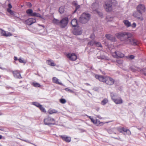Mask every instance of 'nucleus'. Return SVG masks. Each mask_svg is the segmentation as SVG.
Returning a JSON list of instances; mask_svg holds the SVG:
<instances>
[{"label": "nucleus", "mask_w": 146, "mask_h": 146, "mask_svg": "<svg viewBox=\"0 0 146 146\" xmlns=\"http://www.w3.org/2000/svg\"><path fill=\"white\" fill-rule=\"evenodd\" d=\"M113 56L117 58H122L124 56V54L119 51H115L113 54Z\"/></svg>", "instance_id": "14"}, {"label": "nucleus", "mask_w": 146, "mask_h": 146, "mask_svg": "<svg viewBox=\"0 0 146 146\" xmlns=\"http://www.w3.org/2000/svg\"><path fill=\"white\" fill-rule=\"evenodd\" d=\"M33 105L36 106V107L39 108L41 105L40 104L36 102H33L32 103Z\"/></svg>", "instance_id": "38"}, {"label": "nucleus", "mask_w": 146, "mask_h": 146, "mask_svg": "<svg viewBox=\"0 0 146 146\" xmlns=\"http://www.w3.org/2000/svg\"><path fill=\"white\" fill-rule=\"evenodd\" d=\"M18 60L19 62L21 63H23L25 64L26 63V62H25L24 60H23L21 58H20Z\"/></svg>", "instance_id": "42"}, {"label": "nucleus", "mask_w": 146, "mask_h": 146, "mask_svg": "<svg viewBox=\"0 0 146 146\" xmlns=\"http://www.w3.org/2000/svg\"><path fill=\"white\" fill-rule=\"evenodd\" d=\"M116 36L121 41H123L125 44V41L132 37V34L129 32H124L117 33L116 34Z\"/></svg>", "instance_id": "2"}, {"label": "nucleus", "mask_w": 146, "mask_h": 146, "mask_svg": "<svg viewBox=\"0 0 146 146\" xmlns=\"http://www.w3.org/2000/svg\"><path fill=\"white\" fill-rule=\"evenodd\" d=\"M59 11L60 13H63L64 11V8L63 7H61L59 8Z\"/></svg>", "instance_id": "31"}, {"label": "nucleus", "mask_w": 146, "mask_h": 146, "mask_svg": "<svg viewBox=\"0 0 146 146\" xmlns=\"http://www.w3.org/2000/svg\"><path fill=\"white\" fill-rule=\"evenodd\" d=\"M96 3H93L92 4V8L93 9V10H95V8L94 7V6L95 5Z\"/></svg>", "instance_id": "49"}, {"label": "nucleus", "mask_w": 146, "mask_h": 146, "mask_svg": "<svg viewBox=\"0 0 146 146\" xmlns=\"http://www.w3.org/2000/svg\"><path fill=\"white\" fill-rule=\"evenodd\" d=\"M137 11L138 12L142 13L145 12V6L143 5L139 4L137 7Z\"/></svg>", "instance_id": "12"}, {"label": "nucleus", "mask_w": 146, "mask_h": 146, "mask_svg": "<svg viewBox=\"0 0 146 146\" xmlns=\"http://www.w3.org/2000/svg\"><path fill=\"white\" fill-rule=\"evenodd\" d=\"M64 90L67 92H69L71 93H73L74 92L73 91L71 90H70L68 88H65Z\"/></svg>", "instance_id": "41"}, {"label": "nucleus", "mask_w": 146, "mask_h": 146, "mask_svg": "<svg viewBox=\"0 0 146 146\" xmlns=\"http://www.w3.org/2000/svg\"><path fill=\"white\" fill-rule=\"evenodd\" d=\"M110 96L113 101L116 104H121L123 103V100L121 98H116L117 95L113 92L110 93Z\"/></svg>", "instance_id": "5"}, {"label": "nucleus", "mask_w": 146, "mask_h": 146, "mask_svg": "<svg viewBox=\"0 0 146 146\" xmlns=\"http://www.w3.org/2000/svg\"><path fill=\"white\" fill-rule=\"evenodd\" d=\"M143 74H144L145 75V76H146V73H143Z\"/></svg>", "instance_id": "62"}, {"label": "nucleus", "mask_w": 146, "mask_h": 146, "mask_svg": "<svg viewBox=\"0 0 146 146\" xmlns=\"http://www.w3.org/2000/svg\"><path fill=\"white\" fill-rule=\"evenodd\" d=\"M8 7H9V9H11V8H12V5H11V4L9 3V4H8Z\"/></svg>", "instance_id": "54"}, {"label": "nucleus", "mask_w": 146, "mask_h": 146, "mask_svg": "<svg viewBox=\"0 0 146 146\" xmlns=\"http://www.w3.org/2000/svg\"><path fill=\"white\" fill-rule=\"evenodd\" d=\"M95 77L97 79H98L100 81L104 82H105V77L98 75H96Z\"/></svg>", "instance_id": "19"}, {"label": "nucleus", "mask_w": 146, "mask_h": 146, "mask_svg": "<svg viewBox=\"0 0 146 146\" xmlns=\"http://www.w3.org/2000/svg\"><path fill=\"white\" fill-rule=\"evenodd\" d=\"M136 26V24L135 23H133L131 26L133 28H135Z\"/></svg>", "instance_id": "52"}, {"label": "nucleus", "mask_w": 146, "mask_h": 146, "mask_svg": "<svg viewBox=\"0 0 146 146\" xmlns=\"http://www.w3.org/2000/svg\"><path fill=\"white\" fill-rule=\"evenodd\" d=\"M90 38L92 39H94L95 38V35L94 34H92L90 36Z\"/></svg>", "instance_id": "50"}, {"label": "nucleus", "mask_w": 146, "mask_h": 146, "mask_svg": "<svg viewBox=\"0 0 146 146\" xmlns=\"http://www.w3.org/2000/svg\"><path fill=\"white\" fill-rule=\"evenodd\" d=\"M67 57L72 61H75L77 59V56L74 53H69L67 55Z\"/></svg>", "instance_id": "13"}, {"label": "nucleus", "mask_w": 146, "mask_h": 146, "mask_svg": "<svg viewBox=\"0 0 146 146\" xmlns=\"http://www.w3.org/2000/svg\"><path fill=\"white\" fill-rule=\"evenodd\" d=\"M119 64H121L123 63V61L122 60H118L116 61Z\"/></svg>", "instance_id": "48"}, {"label": "nucleus", "mask_w": 146, "mask_h": 146, "mask_svg": "<svg viewBox=\"0 0 146 146\" xmlns=\"http://www.w3.org/2000/svg\"><path fill=\"white\" fill-rule=\"evenodd\" d=\"M108 102V100L107 98H104L101 102V104L104 105Z\"/></svg>", "instance_id": "29"}, {"label": "nucleus", "mask_w": 146, "mask_h": 146, "mask_svg": "<svg viewBox=\"0 0 146 146\" xmlns=\"http://www.w3.org/2000/svg\"><path fill=\"white\" fill-rule=\"evenodd\" d=\"M96 42L94 41H91L89 42L88 43V44L90 46H93L94 44H95Z\"/></svg>", "instance_id": "33"}, {"label": "nucleus", "mask_w": 146, "mask_h": 146, "mask_svg": "<svg viewBox=\"0 0 146 146\" xmlns=\"http://www.w3.org/2000/svg\"><path fill=\"white\" fill-rule=\"evenodd\" d=\"M60 137L62 139L66 142L69 143L70 142L71 138L70 137H68L65 135H62L60 136Z\"/></svg>", "instance_id": "15"}, {"label": "nucleus", "mask_w": 146, "mask_h": 146, "mask_svg": "<svg viewBox=\"0 0 146 146\" xmlns=\"http://www.w3.org/2000/svg\"><path fill=\"white\" fill-rule=\"evenodd\" d=\"M73 5L75 6H77V3L75 1H74V2L73 3Z\"/></svg>", "instance_id": "55"}, {"label": "nucleus", "mask_w": 146, "mask_h": 146, "mask_svg": "<svg viewBox=\"0 0 146 146\" xmlns=\"http://www.w3.org/2000/svg\"><path fill=\"white\" fill-rule=\"evenodd\" d=\"M2 136L1 135H0V139L2 138Z\"/></svg>", "instance_id": "61"}, {"label": "nucleus", "mask_w": 146, "mask_h": 146, "mask_svg": "<svg viewBox=\"0 0 146 146\" xmlns=\"http://www.w3.org/2000/svg\"><path fill=\"white\" fill-rule=\"evenodd\" d=\"M48 113L50 114H52L54 113H56L57 112V111L55 110L50 109L48 111Z\"/></svg>", "instance_id": "23"}, {"label": "nucleus", "mask_w": 146, "mask_h": 146, "mask_svg": "<svg viewBox=\"0 0 146 146\" xmlns=\"http://www.w3.org/2000/svg\"><path fill=\"white\" fill-rule=\"evenodd\" d=\"M1 35L3 36H9L12 35V34L9 32H7V33L6 31L1 30Z\"/></svg>", "instance_id": "18"}, {"label": "nucleus", "mask_w": 146, "mask_h": 146, "mask_svg": "<svg viewBox=\"0 0 146 146\" xmlns=\"http://www.w3.org/2000/svg\"><path fill=\"white\" fill-rule=\"evenodd\" d=\"M90 15L86 13H83L79 19V21L82 23H87L90 19Z\"/></svg>", "instance_id": "3"}, {"label": "nucleus", "mask_w": 146, "mask_h": 146, "mask_svg": "<svg viewBox=\"0 0 146 146\" xmlns=\"http://www.w3.org/2000/svg\"><path fill=\"white\" fill-rule=\"evenodd\" d=\"M86 116H87L88 117H89L91 120V122L92 123L94 122V119L93 118L91 117L90 116H88V115H86Z\"/></svg>", "instance_id": "47"}, {"label": "nucleus", "mask_w": 146, "mask_h": 146, "mask_svg": "<svg viewBox=\"0 0 146 146\" xmlns=\"http://www.w3.org/2000/svg\"><path fill=\"white\" fill-rule=\"evenodd\" d=\"M7 12L13 15V11L10 9H7Z\"/></svg>", "instance_id": "44"}, {"label": "nucleus", "mask_w": 146, "mask_h": 146, "mask_svg": "<svg viewBox=\"0 0 146 146\" xmlns=\"http://www.w3.org/2000/svg\"><path fill=\"white\" fill-rule=\"evenodd\" d=\"M108 132L110 134H111L113 133H114L115 134H116L115 133L113 132V129H110L108 130Z\"/></svg>", "instance_id": "40"}, {"label": "nucleus", "mask_w": 146, "mask_h": 146, "mask_svg": "<svg viewBox=\"0 0 146 146\" xmlns=\"http://www.w3.org/2000/svg\"><path fill=\"white\" fill-rule=\"evenodd\" d=\"M38 108H39L41 111L45 112H46V111L44 108L43 107L42 105H40Z\"/></svg>", "instance_id": "35"}, {"label": "nucleus", "mask_w": 146, "mask_h": 146, "mask_svg": "<svg viewBox=\"0 0 146 146\" xmlns=\"http://www.w3.org/2000/svg\"><path fill=\"white\" fill-rule=\"evenodd\" d=\"M134 56L132 55H131L127 57V58L130 59H133L134 58Z\"/></svg>", "instance_id": "45"}, {"label": "nucleus", "mask_w": 146, "mask_h": 146, "mask_svg": "<svg viewBox=\"0 0 146 146\" xmlns=\"http://www.w3.org/2000/svg\"><path fill=\"white\" fill-rule=\"evenodd\" d=\"M125 44H130L133 45H136L137 44L136 41L132 38H128L125 42Z\"/></svg>", "instance_id": "11"}, {"label": "nucleus", "mask_w": 146, "mask_h": 146, "mask_svg": "<svg viewBox=\"0 0 146 146\" xmlns=\"http://www.w3.org/2000/svg\"><path fill=\"white\" fill-rule=\"evenodd\" d=\"M52 60H49L48 61L47 63L48 65H50L52 66H55V64L53 62H51Z\"/></svg>", "instance_id": "32"}, {"label": "nucleus", "mask_w": 146, "mask_h": 146, "mask_svg": "<svg viewBox=\"0 0 146 146\" xmlns=\"http://www.w3.org/2000/svg\"><path fill=\"white\" fill-rule=\"evenodd\" d=\"M27 6H28L30 7H31L32 6V5L31 4V3L29 2L27 3Z\"/></svg>", "instance_id": "51"}, {"label": "nucleus", "mask_w": 146, "mask_h": 146, "mask_svg": "<svg viewBox=\"0 0 146 146\" xmlns=\"http://www.w3.org/2000/svg\"><path fill=\"white\" fill-rule=\"evenodd\" d=\"M142 13L137 11H134L133 13V15L135 18L141 21L143 20V18L142 15Z\"/></svg>", "instance_id": "7"}, {"label": "nucleus", "mask_w": 146, "mask_h": 146, "mask_svg": "<svg viewBox=\"0 0 146 146\" xmlns=\"http://www.w3.org/2000/svg\"><path fill=\"white\" fill-rule=\"evenodd\" d=\"M93 123L97 126H98L101 124V125H102L104 124L103 122H101L99 120L97 119H96V120H94V122Z\"/></svg>", "instance_id": "22"}, {"label": "nucleus", "mask_w": 146, "mask_h": 146, "mask_svg": "<svg viewBox=\"0 0 146 146\" xmlns=\"http://www.w3.org/2000/svg\"><path fill=\"white\" fill-rule=\"evenodd\" d=\"M8 71L12 72L14 76L16 78L21 79L22 78L19 71L18 70L12 71L9 70Z\"/></svg>", "instance_id": "10"}, {"label": "nucleus", "mask_w": 146, "mask_h": 146, "mask_svg": "<svg viewBox=\"0 0 146 146\" xmlns=\"http://www.w3.org/2000/svg\"><path fill=\"white\" fill-rule=\"evenodd\" d=\"M98 13L99 14V15H100L101 16H102V14L101 13L98 12Z\"/></svg>", "instance_id": "57"}, {"label": "nucleus", "mask_w": 146, "mask_h": 146, "mask_svg": "<svg viewBox=\"0 0 146 146\" xmlns=\"http://www.w3.org/2000/svg\"><path fill=\"white\" fill-rule=\"evenodd\" d=\"M125 129L123 127H118L117 128V130L120 133H124Z\"/></svg>", "instance_id": "27"}, {"label": "nucleus", "mask_w": 146, "mask_h": 146, "mask_svg": "<svg viewBox=\"0 0 146 146\" xmlns=\"http://www.w3.org/2000/svg\"><path fill=\"white\" fill-rule=\"evenodd\" d=\"M20 139L22 141H25V142H27V143H31V144L34 145H35L36 146V145L35 144H33V143H31V142H29L28 140H24V139Z\"/></svg>", "instance_id": "46"}, {"label": "nucleus", "mask_w": 146, "mask_h": 146, "mask_svg": "<svg viewBox=\"0 0 146 146\" xmlns=\"http://www.w3.org/2000/svg\"><path fill=\"white\" fill-rule=\"evenodd\" d=\"M117 4V2L115 0H108L105 2L104 7L107 12H110L115 9Z\"/></svg>", "instance_id": "1"}, {"label": "nucleus", "mask_w": 146, "mask_h": 146, "mask_svg": "<svg viewBox=\"0 0 146 146\" xmlns=\"http://www.w3.org/2000/svg\"><path fill=\"white\" fill-rule=\"evenodd\" d=\"M85 84H86V85H87V86H90V84H89V83H86Z\"/></svg>", "instance_id": "60"}, {"label": "nucleus", "mask_w": 146, "mask_h": 146, "mask_svg": "<svg viewBox=\"0 0 146 146\" xmlns=\"http://www.w3.org/2000/svg\"><path fill=\"white\" fill-rule=\"evenodd\" d=\"M95 44L96 45V46H97L102 47V45L100 42H96V43H95Z\"/></svg>", "instance_id": "43"}, {"label": "nucleus", "mask_w": 146, "mask_h": 146, "mask_svg": "<svg viewBox=\"0 0 146 146\" xmlns=\"http://www.w3.org/2000/svg\"><path fill=\"white\" fill-rule=\"evenodd\" d=\"M95 91H97L98 90V89L97 88H94L93 89Z\"/></svg>", "instance_id": "59"}, {"label": "nucleus", "mask_w": 146, "mask_h": 146, "mask_svg": "<svg viewBox=\"0 0 146 146\" xmlns=\"http://www.w3.org/2000/svg\"><path fill=\"white\" fill-rule=\"evenodd\" d=\"M32 84L34 86L36 87H40L41 86L40 84L37 82H33Z\"/></svg>", "instance_id": "30"}, {"label": "nucleus", "mask_w": 146, "mask_h": 146, "mask_svg": "<svg viewBox=\"0 0 146 146\" xmlns=\"http://www.w3.org/2000/svg\"><path fill=\"white\" fill-rule=\"evenodd\" d=\"M36 20L35 19L30 18L25 21V23L29 25H30L33 23H35Z\"/></svg>", "instance_id": "16"}, {"label": "nucleus", "mask_w": 146, "mask_h": 146, "mask_svg": "<svg viewBox=\"0 0 146 146\" xmlns=\"http://www.w3.org/2000/svg\"><path fill=\"white\" fill-rule=\"evenodd\" d=\"M71 24L73 27H77L78 23L76 19H74L72 20L71 22Z\"/></svg>", "instance_id": "21"}, {"label": "nucleus", "mask_w": 146, "mask_h": 146, "mask_svg": "<svg viewBox=\"0 0 146 146\" xmlns=\"http://www.w3.org/2000/svg\"><path fill=\"white\" fill-rule=\"evenodd\" d=\"M123 23L127 27H129L131 26L130 23L127 20H124L123 21Z\"/></svg>", "instance_id": "24"}, {"label": "nucleus", "mask_w": 146, "mask_h": 146, "mask_svg": "<svg viewBox=\"0 0 146 146\" xmlns=\"http://www.w3.org/2000/svg\"><path fill=\"white\" fill-rule=\"evenodd\" d=\"M146 70V68H145V69H143V70L144 71V70Z\"/></svg>", "instance_id": "64"}, {"label": "nucleus", "mask_w": 146, "mask_h": 146, "mask_svg": "<svg viewBox=\"0 0 146 146\" xmlns=\"http://www.w3.org/2000/svg\"><path fill=\"white\" fill-rule=\"evenodd\" d=\"M14 59L15 60H18L17 57L16 56H14Z\"/></svg>", "instance_id": "56"}, {"label": "nucleus", "mask_w": 146, "mask_h": 146, "mask_svg": "<svg viewBox=\"0 0 146 146\" xmlns=\"http://www.w3.org/2000/svg\"><path fill=\"white\" fill-rule=\"evenodd\" d=\"M60 102L61 103L64 104L66 103V101L65 99L62 98L60 99Z\"/></svg>", "instance_id": "39"}, {"label": "nucleus", "mask_w": 146, "mask_h": 146, "mask_svg": "<svg viewBox=\"0 0 146 146\" xmlns=\"http://www.w3.org/2000/svg\"><path fill=\"white\" fill-rule=\"evenodd\" d=\"M82 31L81 28L78 26L74 28L73 33L74 35H81L82 33Z\"/></svg>", "instance_id": "8"}, {"label": "nucleus", "mask_w": 146, "mask_h": 146, "mask_svg": "<svg viewBox=\"0 0 146 146\" xmlns=\"http://www.w3.org/2000/svg\"><path fill=\"white\" fill-rule=\"evenodd\" d=\"M104 82L108 85H111L114 84L115 80L110 77H105V81Z\"/></svg>", "instance_id": "9"}, {"label": "nucleus", "mask_w": 146, "mask_h": 146, "mask_svg": "<svg viewBox=\"0 0 146 146\" xmlns=\"http://www.w3.org/2000/svg\"><path fill=\"white\" fill-rule=\"evenodd\" d=\"M124 132H126V134L128 135H130L131 134L130 131L128 129H125Z\"/></svg>", "instance_id": "37"}, {"label": "nucleus", "mask_w": 146, "mask_h": 146, "mask_svg": "<svg viewBox=\"0 0 146 146\" xmlns=\"http://www.w3.org/2000/svg\"><path fill=\"white\" fill-rule=\"evenodd\" d=\"M97 58L100 59H106L107 57L104 55H101L100 56H98Z\"/></svg>", "instance_id": "34"}, {"label": "nucleus", "mask_w": 146, "mask_h": 146, "mask_svg": "<svg viewBox=\"0 0 146 146\" xmlns=\"http://www.w3.org/2000/svg\"><path fill=\"white\" fill-rule=\"evenodd\" d=\"M38 25L39 26H42V27L43 28H44V26L43 25H40V24H38Z\"/></svg>", "instance_id": "58"}, {"label": "nucleus", "mask_w": 146, "mask_h": 146, "mask_svg": "<svg viewBox=\"0 0 146 146\" xmlns=\"http://www.w3.org/2000/svg\"><path fill=\"white\" fill-rule=\"evenodd\" d=\"M44 123L45 125L50 126L55 124V120L52 117L47 116L44 120Z\"/></svg>", "instance_id": "4"}, {"label": "nucleus", "mask_w": 146, "mask_h": 146, "mask_svg": "<svg viewBox=\"0 0 146 146\" xmlns=\"http://www.w3.org/2000/svg\"><path fill=\"white\" fill-rule=\"evenodd\" d=\"M68 21V18L67 17H64L60 21L59 26L62 28H64L67 25Z\"/></svg>", "instance_id": "6"}, {"label": "nucleus", "mask_w": 146, "mask_h": 146, "mask_svg": "<svg viewBox=\"0 0 146 146\" xmlns=\"http://www.w3.org/2000/svg\"><path fill=\"white\" fill-rule=\"evenodd\" d=\"M80 5H78L76 6L75 9L74 11L73 12V13H75L77 11H79L80 10Z\"/></svg>", "instance_id": "36"}, {"label": "nucleus", "mask_w": 146, "mask_h": 146, "mask_svg": "<svg viewBox=\"0 0 146 146\" xmlns=\"http://www.w3.org/2000/svg\"><path fill=\"white\" fill-rule=\"evenodd\" d=\"M96 117L100 119H102V118L99 115H96Z\"/></svg>", "instance_id": "53"}, {"label": "nucleus", "mask_w": 146, "mask_h": 146, "mask_svg": "<svg viewBox=\"0 0 146 146\" xmlns=\"http://www.w3.org/2000/svg\"><path fill=\"white\" fill-rule=\"evenodd\" d=\"M26 13L29 16H32V15L33 13V10L31 9H27L26 11Z\"/></svg>", "instance_id": "25"}, {"label": "nucleus", "mask_w": 146, "mask_h": 146, "mask_svg": "<svg viewBox=\"0 0 146 146\" xmlns=\"http://www.w3.org/2000/svg\"><path fill=\"white\" fill-rule=\"evenodd\" d=\"M52 82L53 83L58 84L59 85L64 86V84L61 82H59V80L56 77H53L52 79Z\"/></svg>", "instance_id": "17"}, {"label": "nucleus", "mask_w": 146, "mask_h": 146, "mask_svg": "<svg viewBox=\"0 0 146 146\" xmlns=\"http://www.w3.org/2000/svg\"><path fill=\"white\" fill-rule=\"evenodd\" d=\"M1 68L3 70H5V68Z\"/></svg>", "instance_id": "63"}, {"label": "nucleus", "mask_w": 146, "mask_h": 146, "mask_svg": "<svg viewBox=\"0 0 146 146\" xmlns=\"http://www.w3.org/2000/svg\"><path fill=\"white\" fill-rule=\"evenodd\" d=\"M52 22L55 24L59 25H60V21L54 18L52 20Z\"/></svg>", "instance_id": "26"}, {"label": "nucleus", "mask_w": 146, "mask_h": 146, "mask_svg": "<svg viewBox=\"0 0 146 146\" xmlns=\"http://www.w3.org/2000/svg\"><path fill=\"white\" fill-rule=\"evenodd\" d=\"M105 36L108 40L111 41H113L114 40V37L110 34H106V35Z\"/></svg>", "instance_id": "20"}, {"label": "nucleus", "mask_w": 146, "mask_h": 146, "mask_svg": "<svg viewBox=\"0 0 146 146\" xmlns=\"http://www.w3.org/2000/svg\"><path fill=\"white\" fill-rule=\"evenodd\" d=\"M32 16L40 18H42V17L40 15L39 13L36 12L33 13L32 15Z\"/></svg>", "instance_id": "28"}]
</instances>
